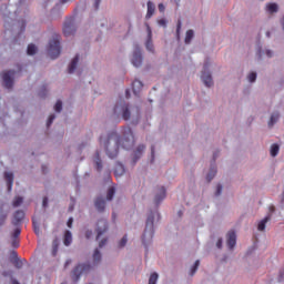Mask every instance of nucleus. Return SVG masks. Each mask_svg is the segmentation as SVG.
I'll list each match as a JSON object with an SVG mask.
<instances>
[{
  "label": "nucleus",
  "mask_w": 284,
  "mask_h": 284,
  "mask_svg": "<svg viewBox=\"0 0 284 284\" xmlns=\"http://www.w3.org/2000/svg\"><path fill=\"white\" fill-rule=\"evenodd\" d=\"M124 138L119 136L115 132L109 134L104 142V150L109 159H116L119 156V148L130 150L134 145V132L131 128H125L123 131Z\"/></svg>",
  "instance_id": "1"
},
{
  "label": "nucleus",
  "mask_w": 284,
  "mask_h": 284,
  "mask_svg": "<svg viewBox=\"0 0 284 284\" xmlns=\"http://www.w3.org/2000/svg\"><path fill=\"white\" fill-rule=\"evenodd\" d=\"M48 52L51 59H59V54H61V37L60 36L55 34L53 39L50 40Z\"/></svg>",
  "instance_id": "2"
},
{
  "label": "nucleus",
  "mask_w": 284,
  "mask_h": 284,
  "mask_svg": "<svg viewBox=\"0 0 284 284\" xmlns=\"http://www.w3.org/2000/svg\"><path fill=\"white\" fill-rule=\"evenodd\" d=\"M145 239H148V241ZM152 239H154V215L153 214L149 215V217L146 219V226L144 230V234L142 236L143 245H146L148 242L150 243Z\"/></svg>",
  "instance_id": "3"
},
{
  "label": "nucleus",
  "mask_w": 284,
  "mask_h": 284,
  "mask_svg": "<svg viewBox=\"0 0 284 284\" xmlns=\"http://www.w3.org/2000/svg\"><path fill=\"white\" fill-rule=\"evenodd\" d=\"M114 114H122L124 121H129L132 113L130 112V106L125 103L116 104L113 109Z\"/></svg>",
  "instance_id": "4"
},
{
  "label": "nucleus",
  "mask_w": 284,
  "mask_h": 284,
  "mask_svg": "<svg viewBox=\"0 0 284 284\" xmlns=\"http://www.w3.org/2000/svg\"><path fill=\"white\" fill-rule=\"evenodd\" d=\"M92 266L90 264H79L74 270H73V281L77 283L79 281L81 274H88Z\"/></svg>",
  "instance_id": "5"
},
{
  "label": "nucleus",
  "mask_w": 284,
  "mask_h": 284,
  "mask_svg": "<svg viewBox=\"0 0 284 284\" xmlns=\"http://www.w3.org/2000/svg\"><path fill=\"white\" fill-rule=\"evenodd\" d=\"M77 32V26L74 24V19L65 20L63 26L64 37H72Z\"/></svg>",
  "instance_id": "6"
},
{
  "label": "nucleus",
  "mask_w": 284,
  "mask_h": 284,
  "mask_svg": "<svg viewBox=\"0 0 284 284\" xmlns=\"http://www.w3.org/2000/svg\"><path fill=\"white\" fill-rule=\"evenodd\" d=\"M207 68H210V64L205 63L202 71L201 79L204 85H206V88H212V85H214V81L212 80V73L207 71Z\"/></svg>",
  "instance_id": "7"
},
{
  "label": "nucleus",
  "mask_w": 284,
  "mask_h": 284,
  "mask_svg": "<svg viewBox=\"0 0 284 284\" xmlns=\"http://www.w3.org/2000/svg\"><path fill=\"white\" fill-rule=\"evenodd\" d=\"M13 75H14V71L12 70L4 71L2 73V81L7 90H12V85H14V81H12Z\"/></svg>",
  "instance_id": "8"
},
{
  "label": "nucleus",
  "mask_w": 284,
  "mask_h": 284,
  "mask_svg": "<svg viewBox=\"0 0 284 284\" xmlns=\"http://www.w3.org/2000/svg\"><path fill=\"white\" fill-rule=\"evenodd\" d=\"M132 65H134V68H141L142 63H143V55L141 54V48L135 47L134 51H133V58L131 60Z\"/></svg>",
  "instance_id": "9"
},
{
  "label": "nucleus",
  "mask_w": 284,
  "mask_h": 284,
  "mask_svg": "<svg viewBox=\"0 0 284 284\" xmlns=\"http://www.w3.org/2000/svg\"><path fill=\"white\" fill-rule=\"evenodd\" d=\"M95 231L98 233L97 240L99 241V239H101V236H103V234L108 232V220H104V219L99 220L97 223Z\"/></svg>",
  "instance_id": "10"
},
{
  "label": "nucleus",
  "mask_w": 284,
  "mask_h": 284,
  "mask_svg": "<svg viewBox=\"0 0 284 284\" xmlns=\"http://www.w3.org/2000/svg\"><path fill=\"white\" fill-rule=\"evenodd\" d=\"M226 243L230 250H234V247L236 246V232L229 231Z\"/></svg>",
  "instance_id": "11"
},
{
  "label": "nucleus",
  "mask_w": 284,
  "mask_h": 284,
  "mask_svg": "<svg viewBox=\"0 0 284 284\" xmlns=\"http://www.w3.org/2000/svg\"><path fill=\"white\" fill-rule=\"evenodd\" d=\"M143 152H145V145L144 144L138 145V148L134 151L133 163H136V161L141 159V156H143Z\"/></svg>",
  "instance_id": "12"
},
{
  "label": "nucleus",
  "mask_w": 284,
  "mask_h": 284,
  "mask_svg": "<svg viewBox=\"0 0 284 284\" xmlns=\"http://www.w3.org/2000/svg\"><path fill=\"white\" fill-rule=\"evenodd\" d=\"M4 179L7 181L8 191L12 192V185L14 183V174H12V172H6L4 173Z\"/></svg>",
  "instance_id": "13"
},
{
  "label": "nucleus",
  "mask_w": 284,
  "mask_h": 284,
  "mask_svg": "<svg viewBox=\"0 0 284 284\" xmlns=\"http://www.w3.org/2000/svg\"><path fill=\"white\" fill-rule=\"evenodd\" d=\"M166 196L165 189L162 186L159 189V192L155 194L154 203L155 205H159L161 201H163Z\"/></svg>",
  "instance_id": "14"
},
{
  "label": "nucleus",
  "mask_w": 284,
  "mask_h": 284,
  "mask_svg": "<svg viewBox=\"0 0 284 284\" xmlns=\"http://www.w3.org/2000/svg\"><path fill=\"white\" fill-rule=\"evenodd\" d=\"M146 30H148V37L149 40L146 41V50H149V52H153L154 51V45L152 44V29L150 28V24H146Z\"/></svg>",
  "instance_id": "15"
},
{
  "label": "nucleus",
  "mask_w": 284,
  "mask_h": 284,
  "mask_svg": "<svg viewBox=\"0 0 284 284\" xmlns=\"http://www.w3.org/2000/svg\"><path fill=\"white\" fill-rule=\"evenodd\" d=\"M23 219H26V212L19 210L13 214V224L14 225H19V223H21V221H23Z\"/></svg>",
  "instance_id": "16"
},
{
  "label": "nucleus",
  "mask_w": 284,
  "mask_h": 284,
  "mask_svg": "<svg viewBox=\"0 0 284 284\" xmlns=\"http://www.w3.org/2000/svg\"><path fill=\"white\" fill-rule=\"evenodd\" d=\"M94 205H95V209L98 210V212L105 211V200L103 197H97Z\"/></svg>",
  "instance_id": "17"
},
{
  "label": "nucleus",
  "mask_w": 284,
  "mask_h": 284,
  "mask_svg": "<svg viewBox=\"0 0 284 284\" xmlns=\"http://www.w3.org/2000/svg\"><path fill=\"white\" fill-rule=\"evenodd\" d=\"M78 64H79V55H75L69 65V69H68L69 74L74 73Z\"/></svg>",
  "instance_id": "18"
},
{
  "label": "nucleus",
  "mask_w": 284,
  "mask_h": 284,
  "mask_svg": "<svg viewBox=\"0 0 284 284\" xmlns=\"http://www.w3.org/2000/svg\"><path fill=\"white\" fill-rule=\"evenodd\" d=\"M133 92L134 94H139L141 90L143 89V82L141 80H134L132 83Z\"/></svg>",
  "instance_id": "19"
},
{
  "label": "nucleus",
  "mask_w": 284,
  "mask_h": 284,
  "mask_svg": "<svg viewBox=\"0 0 284 284\" xmlns=\"http://www.w3.org/2000/svg\"><path fill=\"white\" fill-rule=\"evenodd\" d=\"M271 219H272V216L267 215L257 224L258 232H264L265 231V225H267V223Z\"/></svg>",
  "instance_id": "20"
},
{
  "label": "nucleus",
  "mask_w": 284,
  "mask_h": 284,
  "mask_svg": "<svg viewBox=\"0 0 284 284\" xmlns=\"http://www.w3.org/2000/svg\"><path fill=\"white\" fill-rule=\"evenodd\" d=\"M63 243L67 247L72 245V232L70 231L64 232Z\"/></svg>",
  "instance_id": "21"
},
{
  "label": "nucleus",
  "mask_w": 284,
  "mask_h": 284,
  "mask_svg": "<svg viewBox=\"0 0 284 284\" xmlns=\"http://www.w3.org/2000/svg\"><path fill=\"white\" fill-rule=\"evenodd\" d=\"M154 10H156V7L152 1L148 2V12H146V19H152V16L154 14Z\"/></svg>",
  "instance_id": "22"
},
{
  "label": "nucleus",
  "mask_w": 284,
  "mask_h": 284,
  "mask_svg": "<svg viewBox=\"0 0 284 284\" xmlns=\"http://www.w3.org/2000/svg\"><path fill=\"white\" fill-rule=\"evenodd\" d=\"M94 163L98 172H101V170H103V162L101 161V156L99 155V152L95 153Z\"/></svg>",
  "instance_id": "23"
},
{
  "label": "nucleus",
  "mask_w": 284,
  "mask_h": 284,
  "mask_svg": "<svg viewBox=\"0 0 284 284\" xmlns=\"http://www.w3.org/2000/svg\"><path fill=\"white\" fill-rule=\"evenodd\" d=\"M123 174H125V166H123V164H118L115 166L114 175L119 178V176H123Z\"/></svg>",
  "instance_id": "24"
},
{
  "label": "nucleus",
  "mask_w": 284,
  "mask_h": 284,
  "mask_svg": "<svg viewBox=\"0 0 284 284\" xmlns=\"http://www.w3.org/2000/svg\"><path fill=\"white\" fill-rule=\"evenodd\" d=\"M192 39H194V31L193 30H187L185 39H184V43H186V44L191 43Z\"/></svg>",
  "instance_id": "25"
},
{
  "label": "nucleus",
  "mask_w": 284,
  "mask_h": 284,
  "mask_svg": "<svg viewBox=\"0 0 284 284\" xmlns=\"http://www.w3.org/2000/svg\"><path fill=\"white\" fill-rule=\"evenodd\" d=\"M58 252H59V240L55 239L52 242V256H57Z\"/></svg>",
  "instance_id": "26"
},
{
  "label": "nucleus",
  "mask_w": 284,
  "mask_h": 284,
  "mask_svg": "<svg viewBox=\"0 0 284 284\" xmlns=\"http://www.w3.org/2000/svg\"><path fill=\"white\" fill-rule=\"evenodd\" d=\"M214 176H216V166L211 168L210 172L206 175V181L210 183V181H212Z\"/></svg>",
  "instance_id": "27"
},
{
  "label": "nucleus",
  "mask_w": 284,
  "mask_h": 284,
  "mask_svg": "<svg viewBox=\"0 0 284 284\" xmlns=\"http://www.w3.org/2000/svg\"><path fill=\"white\" fill-rule=\"evenodd\" d=\"M114 194H116V190L114 186H111L106 193V201H112V199H114Z\"/></svg>",
  "instance_id": "28"
},
{
  "label": "nucleus",
  "mask_w": 284,
  "mask_h": 284,
  "mask_svg": "<svg viewBox=\"0 0 284 284\" xmlns=\"http://www.w3.org/2000/svg\"><path fill=\"white\" fill-rule=\"evenodd\" d=\"M27 54H29L30 57L37 54V45H34L33 43L29 44L27 49Z\"/></svg>",
  "instance_id": "29"
},
{
  "label": "nucleus",
  "mask_w": 284,
  "mask_h": 284,
  "mask_svg": "<svg viewBox=\"0 0 284 284\" xmlns=\"http://www.w3.org/2000/svg\"><path fill=\"white\" fill-rule=\"evenodd\" d=\"M267 12H271V14H273V12H278V4L276 3H270L266 7Z\"/></svg>",
  "instance_id": "30"
},
{
  "label": "nucleus",
  "mask_w": 284,
  "mask_h": 284,
  "mask_svg": "<svg viewBox=\"0 0 284 284\" xmlns=\"http://www.w3.org/2000/svg\"><path fill=\"white\" fill-rule=\"evenodd\" d=\"M93 262L97 263H101V252L99 251V248L94 250L93 253Z\"/></svg>",
  "instance_id": "31"
},
{
  "label": "nucleus",
  "mask_w": 284,
  "mask_h": 284,
  "mask_svg": "<svg viewBox=\"0 0 284 284\" xmlns=\"http://www.w3.org/2000/svg\"><path fill=\"white\" fill-rule=\"evenodd\" d=\"M278 113H273L271 115V119L268 121V128H272V125H274V123H276V121H278Z\"/></svg>",
  "instance_id": "32"
},
{
  "label": "nucleus",
  "mask_w": 284,
  "mask_h": 284,
  "mask_svg": "<svg viewBox=\"0 0 284 284\" xmlns=\"http://www.w3.org/2000/svg\"><path fill=\"white\" fill-rule=\"evenodd\" d=\"M32 225H33L34 233H36L37 235H39L40 232H41V230L39 229V220L33 219V220H32Z\"/></svg>",
  "instance_id": "33"
},
{
  "label": "nucleus",
  "mask_w": 284,
  "mask_h": 284,
  "mask_svg": "<svg viewBox=\"0 0 284 284\" xmlns=\"http://www.w3.org/2000/svg\"><path fill=\"white\" fill-rule=\"evenodd\" d=\"M280 146L278 144H273L271 146V156H277L278 155Z\"/></svg>",
  "instance_id": "34"
},
{
  "label": "nucleus",
  "mask_w": 284,
  "mask_h": 284,
  "mask_svg": "<svg viewBox=\"0 0 284 284\" xmlns=\"http://www.w3.org/2000/svg\"><path fill=\"white\" fill-rule=\"evenodd\" d=\"M156 281H159V274L158 273H152L150 278H149V284H156Z\"/></svg>",
  "instance_id": "35"
},
{
  "label": "nucleus",
  "mask_w": 284,
  "mask_h": 284,
  "mask_svg": "<svg viewBox=\"0 0 284 284\" xmlns=\"http://www.w3.org/2000/svg\"><path fill=\"white\" fill-rule=\"evenodd\" d=\"M200 265H201V261L196 260L193 267L191 268V276H194V274H196V270H199Z\"/></svg>",
  "instance_id": "36"
},
{
  "label": "nucleus",
  "mask_w": 284,
  "mask_h": 284,
  "mask_svg": "<svg viewBox=\"0 0 284 284\" xmlns=\"http://www.w3.org/2000/svg\"><path fill=\"white\" fill-rule=\"evenodd\" d=\"M21 203H23V197L17 196V197L13 200L12 205H13V207H19V205H21Z\"/></svg>",
  "instance_id": "37"
},
{
  "label": "nucleus",
  "mask_w": 284,
  "mask_h": 284,
  "mask_svg": "<svg viewBox=\"0 0 284 284\" xmlns=\"http://www.w3.org/2000/svg\"><path fill=\"white\" fill-rule=\"evenodd\" d=\"M54 110L55 112H61V110H63V102H61V100H58L55 105H54Z\"/></svg>",
  "instance_id": "38"
},
{
  "label": "nucleus",
  "mask_w": 284,
  "mask_h": 284,
  "mask_svg": "<svg viewBox=\"0 0 284 284\" xmlns=\"http://www.w3.org/2000/svg\"><path fill=\"white\" fill-rule=\"evenodd\" d=\"M125 245H128V235H124L118 244L119 247H125Z\"/></svg>",
  "instance_id": "39"
},
{
  "label": "nucleus",
  "mask_w": 284,
  "mask_h": 284,
  "mask_svg": "<svg viewBox=\"0 0 284 284\" xmlns=\"http://www.w3.org/2000/svg\"><path fill=\"white\" fill-rule=\"evenodd\" d=\"M250 83H254L256 81V72H251L247 77Z\"/></svg>",
  "instance_id": "40"
},
{
  "label": "nucleus",
  "mask_w": 284,
  "mask_h": 284,
  "mask_svg": "<svg viewBox=\"0 0 284 284\" xmlns=\"http://www.w3.org/2000/svg\"><path fill=\"white\" fill-rule=\"evenodd\" d=\"M54 114H51L47 121V128H50L52 125V123L54 122Z\"/></svg>",
  "instance_id": "41"
},
{
  "label": "nucleus",
  "mask_w": 284,
  "mask_h": 284,
  "mask_svg": "<svg viewBox=\"0 0 284 284\" xmlns=\"http://www.w3.org/2000/svg\"><path fill=\"white\" fill-rule=\"evenodd\" d=\"M19 236H21V229H16L13 234H12V237L13 239H19Z\"/></svg>",
  "instance_id": "42"
},
{
  "label": "nucleus",
  "mask_w": 284,
  "mask_h": 284,
  "mask_svg": "<svg viewBox=\"0 0 284 284\" xmlns=\"http://www.w3.org/2000/svg\"><path fill=\"white\" fill-rule=\"evenodd\" d=\"M221 192H223V185L217 184L215 196H221Z\"/></svg>",
  "instance_id": "43"
},
{
  "label": "nucleus",
  "mask_w": 284,
  "mask_h": 284,
  "mask_svg": "<svg viewBox=\"0 0 284 284\" xmlns=\"http://www.w3.org/2000/svg\"><path fill=\"white\" fill-rule=\"evenodd\" d=\"M158 23H159V26H162V28H165V26H168V20H165V19H160V20L158 21Z\"/></svg>",
  "instance_id": "44"
},
{
  "label": "nucleus",
  "mask_w": 284,
  "mask_h": 284,
  "mask_svg": "<svg viewBox=\"0 0 284 284\" xmlns=\"http://www.w3.org/2000/svg\"><path fill=\"white\" fill-rule=\"evenodd\" d=\"M6 219H8L7 214L0 215V225H3V223H6Z\"/></svg>",
  "instance_id": "45"
},
{
  "label": "nucleus",
  "mask_w": 284,
  "mask_h": 284,
  "mask_svg": "<svg viewBox=\"0 0 284 284\" xmlns=\"http://www.w3.org/2000/svg\"><path fill=\"white\" fill-rule=\"evenodd\" d=\"M108 243V239H103L99 243V247H104V245Z\"/></svg>",
  "instance_id": "46"
},
{
  "label": "nucleus",
  "mask_w": 284,
  "mask_h": 284,
  "mask_svg": "<svg viewBox=\"0 0 284 284\" xmlns=\"http://www.w3.org/2000/svg\"><path fill=\"white\" fill-rule=\"evenodd\" d=\"M176 34H181V20L178 21V27H176Z\"/></svg>",
  "instance_id": "47"
},
{
  "label": "nucleus",
  "mask_w": 284,
  "mask_h": 284,
  "mask_svg": "<svg viewBox=\"0 0 284 284\" xmlns=\"http://www.w3.org/2000/svg\"><path fill=\"white\" fill-rule=\"evenodd\" d=\"M216 247H219V250H221L223 247V240L222 239L217 240Z\"/></svg>",
  "instance_id": "48"
},
{
  "label": "nucleus",
  "mask_w": 284,
  "mask_h": 284,
  "mask_svg": "<svg viewBox=\"0 0 284 284\" xmlns=\"http://www.w3.org/2000/svg\"><path fill=\"white\" fill-rule=\"evenodd\" d=\"M158 8L160 12H165V6L163 3H160Z\"/></svg>",
  "instance_id": "49"
},
{
  "label": "nucleus",
  "mask_w": 284,
  "mask_h": 284,
  "mask_svg": "<svg viewBox=\"0 0 284 284\" xmlns=\"http://www.w3.org/2000/svg\"><path fill=\"white\" fill-rule=\"evenodd\" d=\"M72 223H74V219L70 217L67 222L68 227H72Z\"/></svg>",
  "instance_id": "50"
},
{
  "label": "nucleus",
  "mask_w": 284,
  "mask_h": 284,
  "mask_svg": "<svg viewBox=\"0 0 284 284\" xmlns=\"http://www.w3.org/2000/svg\"><path fill=\"white\" fill-rule=\"evenodd\" d=\"M100 4H101V0H94V8H95V10H98Z\"/></svg>",
  "instance_id": "51"
},
{
  "label": "nucleus",
  "mask_w": 284,
  "mask_h": 284,
  "mask_svg": "<svg viewBox=\"0 0 284 284\" xmlns=\"http://www.w3.org/2000/svg\"><path fill=\"white\" fill-rule=\"evenodd\" d=\"M42 205L43 207H48V197H43Z\"/></svg>",
  "instance_id": "52"
},
{
  "label": "nucleus",
  "mask_w": 284,
  "mask_h": 284,
  "mask_svg": "<svg viewBox=\"0 0 284 284\" xmlns=\"http://www.w3.org/2000/svg\"><path fill=\"white\" fill-rule=\"evenodd\" d=\"M12 247H19V241L17 239L13 240Z\"/></svg>",
  "instance_id": "53"
},
{
  "label": "nucleus",
  "mask_w": 284,
  "mask_h": 284,
  "mask_svg": "<svg viewBox=\"0 0 284 284\" xmlns=\"http://www.w3.org/2000/svg\"><path fill=\"white\" fill-rule=\"evenodd\" d=\"M90 236H92V231H87L85 237H87V239H90Z\"/></svg>",
  "instance_id": "54"
},
{
  "label": "nucleus",
  "mask_w": 284,
  "mask_h": 284,
  "mask_svg": "<svg viewBox=\"0 0 284 284\" xmlns=\"http://www.w3.org/2000/svg\"><path fill=\"white\" fill-rule=\"evenodd\" d=\"M21 32H26V22H22L21 24Z\"/></svg>",
  "instance_id": "55"
},
{
  "label": "nucleus",
  "mask_w": 284,
  "mask_h": 284,
  "mask_svg": "<svg viewBox=\"0 0 284 284\" xmlns=\"http://www.w3.org/2000/svg\"><path fill=\"white\" fill-rule=\"evenodd\" d=\"M125 95H126V99H130V90L126 89Z\"/></svg>",
  "instance_id": "56"
},
{
  "label": "nucleus",
  "mask_w": 284,
  "mask_h": 284,
  "mask_svg": "<svg viewBox=\"0 0 284 284\" xmlns=\"http://www.w3.org/2000/svg\"><path fill=\"white\" fill-rule=\"evenodd\" d=\"M272 54H273V53H272V51H270V50H267V51H266V55H267V57H270V58H271V57H272Z\"/></svg>",
  "instance_id": "57"
},
{
  "label": "nucleus",
  "mask_w": 284,
  "mask_h": 284,
  "mask_svg": "<svg viewBox=\"0 0 284 284\" xmlns=\"http://www.w3.org/2000/svg\"><path fill=\"white\" fill-rule=\"evenodd\" d=\"M151 154H152V158L154 159V146H151Z\"/></svg>",
  "instance_id": "58"
},
{
  "label": "nucleus",
  "mask_w": 284,
  "mask_h": 284,
  "mask_svg": "<svg viewBox=\"0 0 284 284\" xmlns=\"http://www.w3.org/2000/svg\"><path fill=\"white\" fill-rule=\"evenodd\" d=\"M12 256H14V258H17V257H18V254H17V252H16V251H13V252H12Z\"/></svg>",
  "instance_id": "59"
},
{
  "label": "nucleus",
  "mask_w": 284,
  "mask_h": 284,
  "mask_svg": "<svg viewBox=\"0 0 284 284\" xmlns=\"http://www.w3.org/2000/svg\"><path fill=\"white\" fill-rule=\"evenodd\" d=\"M45 170H47V166H45V165H42V172H43V174H45Z\"/></svg>",
  "instance_id": "60"
},
{
  "label": "nucleus",
  "mask_w": 284,
  "mask_h": 284,
  "mask_svg": "<svg viewBox=\"0 0 284 284\" xmlns=\"http://www.w3.org/2000/svg\"><path fill=\"white\" fill-rule=\"evenodd\" d=\"M11 284H20L19 281L17 280H12V283Z\"/></svg>",
  "instance_id": "61"
},
{
  "label": "nucleus",
  "mask_w": 284,
  "mask_h": 284,
  "mask_svg": "<svg viewBox=\"0 0 284 284\" xmlns=\"http://www.w3.org/2000/svg\"><path fill=\"white\" fill-rule=\"evenodd\" d=\"M275 207L274 205L270 206V212H274Z\"/></svg>",
  "instance_id": "62"
},
{
  "label": "nucleus",
  "mask_w": 284,
  "mask_h": 284,
  "mask_svg": "<svg viewBox=\"0 0 284 284\" xmlns=\"http://www.w3.org/2000/svg\"><path fill=\"white\" fill-rule=\"evenodd\" d=\"M61 1V3H68V1H70V0H60Z\"/></svg>",
  "instance_id": "63"
},
{
  "label": "nucleus",
  "mask_w": 284,
  "mask_h": 284,
  "mask_svg": "<svg viewBox=\"0 0 284 284\" xmlns=\"http://www.w3.org/2000/svg\"><path fill=\"white\" fill-rule=\"evenodd\" d=\"M71 261H67L65 263V267H68V265H70Z\"/></svg>",
  "instance_id": "64"
}]
</instances>
